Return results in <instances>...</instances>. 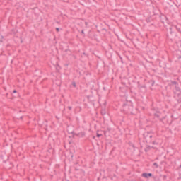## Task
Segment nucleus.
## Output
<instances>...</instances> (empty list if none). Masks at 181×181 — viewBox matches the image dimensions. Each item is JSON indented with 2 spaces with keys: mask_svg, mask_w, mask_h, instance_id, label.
I'll return each instance as SVG.
<instances>
[{
  "mask_svg": "<svg viewBox=\"0 0 181 181\" xmlns=\"http://www.w3.org/2000/svg\"><path fill=\"white\" fill-rule=\"evenodd\" d=\"M171 83H172L173 86H179V83H177V81H171Z\"/></svg>",
  "mask_w": 181,
  "mask_h": 181,
  "instance_id": "nucleus-5",
  "label": "nucleus"
},
{
  "mask_svg": "<svg viewBox=\"0 0 181 181\" xmlns=\"http://www.w3.org/2000/svg\"><path fill=\"white\" fill-rule=\"evenodd\" d=\"M71 134L74 135V136H78V138H83L86 136V133L84 132H81L79 133H75L74 131L71 132Z\"/></svg>",
  "mask_w": 181,
  "mask_h": 181,
  "instance_id": "nucleus-2",
  "label": "nucleus"
},
{
  "mask_svg": "<svg viewBox=\"0 0 181 181\" xmlns=\"http://www.w3.org/2000/svg\"><path fill=\"white\" fill-rule=\"evenodd\" d=\"M146 139H148V141H151V139H152V134H148V135L146 136Z\"/></svg>",
  "mask_w": 181,
  "mask_h": 181,
  "instance_id": "nucleus-4",
  "label": "nucleus"
},
{
  "mask_svg": "<svg viewBox=\"0 0 181 181\" xmlns=\"http://www.w3.org/2000/svg\"><path fill=\"white\" fill-rule=\"evenodd\" d=\"M22 118H23V117L21 116V119H22Z\"/></svg>",
  "mask_w": 181,
  "mask_h": 181,
  "instance_id": "nucleus-16",
  "label": "nucleus"
},
{
  "mask_svg": "<svg viewBox=\"0 0 181 181\" xmlns=\"http://www.w3.org/2000/svg\"><path fill=\"white\" fill-rule=\"evenodd\" d=\"M72 107L71 106H68V109H69V110H72Z\"/></svg>",
  "mask_w": 181,
  "mask_h": 181,
  "instance_id": "nucleus-11",
  "label": "nucleus"
},
{
  "mask_svg": "<svg viewBox=\"0 0 181 181\" xmlns=\"http://www.w3.org/2000/svg\"><path fill=\"white\" fill-rule=\"evenodd\" d=\"M13 93H16V90H14L13 91Z\"/></svg>",
  "mask_w": 181,
  "mask_h": 181,
  "instance_id": "nucleus-14",
  "label": "nucleus"
},
{
  "mask_svg": "<svg viewBox=\"0 0 181 181\" xmlns=\"http://www.w3.org/2000/svg\"><path fill=\"white\" fill-rule=\"evenodd\" d=\"M175 90L176 91H180V88L179 87V85L175 86Z\"/></svg>",
  "mask_w": 181,
  "mask_h": 181,
  "instance_id": "nucleus-6",
  "label": "nucleus"
},
{
  "mask_svg": "<svg viewBox=\"0 0 181 181\" xmlns=\"http://www.w3.org/2000/svg\"><path fill=\"white\" fill-rule=\"evenodd\" d=\"M105 114V112H102V115H104Z\"/></svg>",
  "mask_w": 181,
  "mask_h": 181,
  "instance_id": "nucleus-13",
  "label": "nucleus"
},
{
  "mask_svg": "<svg viewBox=\"0 0 181 181\" xmlns=\"http://www.w3.org/2000/svg\"><path fill=\"white\" fill-rule=\"evenodd\" d=\"M152 144H153V145H158V143H156L155 141H153Z\"/></svg>",
  "mask_w": 181,
  "mask_h": 181,
  "instance_id": "nucleus-10",
  "label": "nucleus"
},
{
  "mask_svg": "<svg viewBox=\"0 0 181 181\" xmlns=\"http://www.w3.org/2000/svg\"><path fill=\"white\" fill-rule=\"evenodd\" d=\"M56 30H57V32H59V30H60V29L59 28H57Z\"/></svg>",
  "mask_w": 181,
  "mask_h": 181,
  "instance_id": "nucleus-12",
  "label": "nucleus"
},
{
  "mask_svg": "<svg viewBox=\"0 0 181 181\" xmlns=\"http://www.w3.org/2000/svg\"><path fill=\"white\" fill-rule=\"evenodd\" d=\"M167 37L172 40L173 39V32L172 31V27L167 28Z\"/></svg>",
  "mask_w": 181,
  "mask_h": 181,
  "instance_id": "nucleus-1",
  "label": "nucleus"
},
{
  "mask_svg": "<svg viewBox=\"0 0 181 181\" xmlns=\"http://www.w3.org/2000/svg\"><path fill=\"white\" fill-rule=\"evenodd\" d=\"M81 33H84V31H83V30H82V31H81Z\"/></svg>",
  "mask_w": 181,
  "mask_h": 181,
  "instance_id": "nucleus-15",
  "label": "nucleus"
},
{
  "mask_svg": "<svg viewBox=\"0 0 181 181\" xmlns=\"http://www.w3.org/2000/svg\"><path fill=\"white\" fill-rule=\"evenodd\" d=\"M151 176H152V173H144L142 174V177H145L146 179H148V177H151Z\"/></svg>",
  "mask_w": 181,
  "mask_h": 181,
  "instance_id": "nucleus-3",
  "label": "nucleus"
},
{
  "mask_svg": "<svg viewBox=\"0 0 181 181\" xmlns=\"http://www.w3.org/2000/svg\"><path fill=\"white\" fill-rule=\"evenodd\" d=\"M180 168H181V165H180Z\"/></svg>",
  "mask_w": 181,
  "mask_h": 181,
  "instance_id": "nucleus-17",
  "label": "nucleus"
},
{
  "mask_svg": "<svg viewBox=\"0 0 181 181\" xmlns=\"http://www.w3.org/2000/svg\"><path fill=\"white\" fill-rule=\"evenodd\" d=\"M100 136H101V134H97V137L100 138Z\"/></svg>",
  "mask_w": 181,
  "mask_h": 181,
  "instance_id": "nucleus-9",
  "label": "nucleus"
},
{
  "mask_svg": "<svg viewBox=\"0 0 181 181\" xmlns=\"http://www.w3.org/2000/svg\"><path fill=\"white\" fill-rule=\"evenodd\" d=\"M153 166H155V168H159V165H158L156 163H153Z\"/></svg>",
  "mask_w": 181,
  "mask_h": 181,
  "instance_id": "nucleus-7",
  "label": "nucleus"
},
{
  "mask_svg": "<svg viewBox=\"0 0 181 181\" xmlns=\"http://www.w3.org/2000/svg\"><path fill=\"white\" fill-rule=\"evenodd\" d=\"M72 86H73L74 87H76V82H72Z\"/></svg>",
  "mask_w": 181,
  "mask_h": 181,
  "instance_id": "nucleus-8",
  "label": "nucleus"
}]
</instances>
